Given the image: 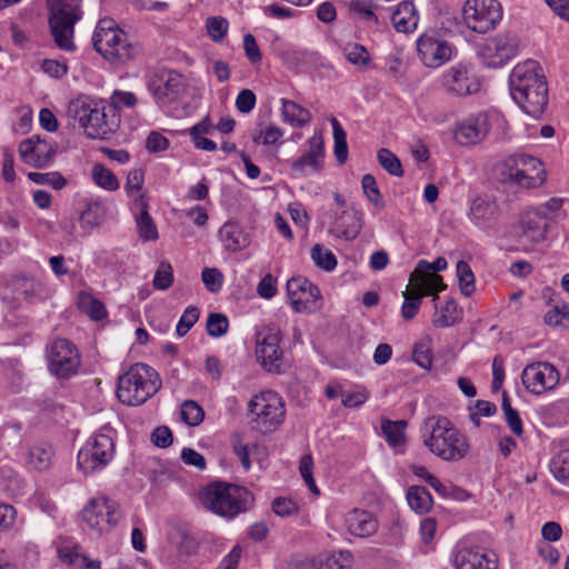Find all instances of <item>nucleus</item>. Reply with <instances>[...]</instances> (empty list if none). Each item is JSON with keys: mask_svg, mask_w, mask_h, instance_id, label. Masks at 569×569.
<instances>
[{"mask_svg": "<svg viewBox=\"0 0 569 569\" xmlns=\"http://www.w3.org/2000/svg\"><path fill=\"white\" fill-rule=\"evenodd\" d=\"M538 63L528 60L513 68L509 77L510 94L529 116L539 118L548 107V87L543 74L537 72Z\"/></svg>", "mask_w": 569, "mask_h": 569, "instance_id": "f257e3e1", "label": "nucleus"}, {"mask_svg": "<svg viewBox=\"0 0 569 569\" xmlns=\"http://www.w3.org/2000/svg\"><path fill=\"white\" fill-rule=\"evenodd\" d=\"M423 443L445 461H459L470 452L467 437L446 417H429L425 421Z\"/></svg>", "mask_w": 569, "mask_h": 569, "instance_id": "f03ea898", "label": "nucleus"}, {"mask_svg": "<svg viewBox=\"0 0 569 569\" xmlns=\"http://www.w3.org/2000/svg\"><path fill=\"white\" fill-rule=\"evenodd\" d=\"M199 500L207 510L214 515L233 519L250 508L253 497L244 487L216 480L200 490Z\"/></svg>", "mask_w": 569, "mask_h": 569, "instance_id": "7ed1b4c3", "label": "nucleus"}, {"mask_svg": "<svg viewBox=\"0 0 569 569\" xmlns=\"http://www.w3.org/2000/svg\"><path fill=\"white\" fill-rule=\"evenodd\" d=\"M159 373L146 363H134L118 378L117 397L127 406H140L161 388Z\"/></svg>", "mask_w": 569, "mask_h": 569, "instance_id": "20e7f679", "label": "nucleus"}, {"mask_svg": "<svg viewBox=\"0 0 569 569\" xmlns=\"http://www.w3.org/2000/svg\"><path fill=\"white\" fill-rule=\"evenodd\" d=\"M92 43L96 51L113 64L124 63L139 53V48L112 19L99 20Z\"/></svg>", "mask_w": 569, "mask_h": 569, "instance_id": "39448f33", "label": "nucleus"}, {"mask_svg": "<svg viewBox=\"0 0 569 569\" xmlns=\"http://www.w3.org/2000/svg\"><path fill=\"white\" fill-rule=\"evenodd\" d=\"M49 10V27L60 49H74L72 37L74 24L81 19V0H46Z\"/></svg>", "mask_w": 569, "mask_h": 569, "instance_id": "423d86ee", "label": "nucleus"}, {"mask_svg": "<svg viewBox=\"0 0 569 569\" xmlns=\"http://www.w3.org/2000/svg\"><path fill=\"white\" fill-rule=\"evenodd\" d=\"M101 429L79 450L77 465L86 475L103 469L114 456V442Z\"/></svg>", "mask_w": 569, "mask_h": 569, "instance_id": "0eeeda50", "label": "nucleus"}, {"mask_svg": "<svg viewBox=\"0 0 569 569\" xmlns=\"http://www.w3.org/2000/svg\"><path fill=\"white\" fill-rule=\"evenodd\" d=\"M49 371L59 379H69L78 372L81 360L73 342L58 338L47 347Z\"/></svg>", "mask_w": 569, "mask_h": 569, "instance_id": "6e6552de", "label": "nucleus"}, {"mask_svg": "<svg viewBox=\"0 0 569 569\" xmlns=\"http://www.w3.org/2000/svg\"><path fill=\"white\" fill-rule=\"evenodd\" d=\"M502 19V8L497 0H467L463 6L466 26L478 33H486Z\"/></svg>", "mask_w": 569, "mask_h": 569, "instance_id": "1a4fd4ad", "label": "nucleus"}, {"mask_svg": "<svg viewBox=\"0 0 569 569\" xmlns=\"http://www.w3.org/2000/svg\"><path fill=\"white\" fill-rule=\"evenodd\" d=\"M249 411L257 427L263 432L276 429L283 421L286 415L282 399L274 392L256 396L249 402Z\"/></svg>", "mask_w": 569, "mask_h": 569, "instance_id": "9d476101", "label": "nucleus"}, {"mask_svg": "<svg viewBox=\"0 0 569 569\" xmlns=\"http://www.w3.org/2000/svg\"><path fill=\"white\" fill-rule=\"evenodd\" d=\"M82 518L99 533L109 531L121 519L120 506L107 497L91 499L82 510Z\"/></svg>", "mask_w": 569, "mask_h": 569, "instance_id": "9b49d317", "label": "nucleus"}, {"mask_svg": "<svg viewBox=\"0 0 569 569\" xmlns=\"http://www.w3.org/2000/svg\"><path fill=\"white\" fill-rule=\"evenodd\" d=\"M287 296L296 312H315L321 307L319 288L307 278L298 276L287 281Z\"/></svg>", "mask_w": 569, "mask_h": 569, "instance_id": "f8f14e48", "label": "nucleus"}, {"mask_svg": "<svg viewBox=\"0 0 569 569\" xmlns=\"http://www.w3.org/2000/svg\"><path fill=\"white\" fill-rule=\"evenodd\" d=\"M518 48V37L515 33L505 32L488 39L479 52L486 66L499 68L517 54Z\"/></svg>", "mask_w": 569, "mask_h": 569, "instance_id": "ddd939ff", "label": "nucleus"}, {"mask_svg": "<svg viewBox=\"0 0 569 569\" xmlns=\"http://www.w3.org/2000/svg\"><path fill=\"white\" fill-rule=\"evenodd\" d=\"M521 380L527 391L539 396L559 383L560 373L553 365L539 361L525 367Z\"/></svg>", "mask_w": 569, "mask_h": 569, "instance_id": "4468645a", "label": "nucleus"}, {"mask_svg": "<svg viewBox=\"0 0 569 569\" xmlns=\"http://www.w3.org/2000/svg\"><path fill=\"white\" fill-rule=\"evenodd\" d=\"M257 359L269 372H280L282 350L280 348V331L276 327H267L257 333Z\"/></svg>", "mask_w": 569, "mask_h": 569, "instance_id": "2eb2a0df", "label": "nucleus"}, {"mask_svg": "<svg viewBox=\"0 0 569 569\" xmlns=\"http://www.w3.org/2000/svg\"><path fill=\"white\" fill-rule=\"evenodd\" d=\"M442 84L449 93L465 97L479 92L481 80L479 76L467 66L457 64L443 73Z\"/></svg>", "mask_w": 569, "mask_h": 569, "instance_id": "dca6fc26", "label": "nucleus"}, {"mask_svg": "<svg viewBox=\"0 0 569 569\" xmlns=\"http://www.w3.org/2000/svg\"><path fill=\"white\" fill-rule=\"evenodd\" d=\"M490 128V116L487 112H478L458 122L453 131V137L461 146H475L486 139Z\"/></svg>", "mask_w": 569, "mask_h": 569, "instance_id": "f3484780", "label": "nucleus"}, {"mask_svg": "<svg viewBox=\"0 0 569 569\" xmlns=\"http://www.w3.org/2000/svg\"><path fill=\"white\" fill-rule=\"evenodd\" d=\"M76 117L89 138L106 139L113 132L112 124L107 120L104 108H99L97 104L82 103L79 106L77 103Z\"/></svg>", "mask_w": 569, "mask_h": 569, "instance_id": "a211bd4d", "label": "nucleus"}, {"mask_svg": "<svg viewBox=\"0 0 569 569\" xmlns=\"http://www.w3.org/2000/svg\"><path fill=\"white\" fill-rule=\"evenodd\" d=\"M58 146L50 139L32 136L19 144L22 161L34 168L49 166L57 152Z\"/></svg>", "mask_w": 569, "mask_h": 569, "instance_id": "6ab92c4d", "label": "nucleus"}, {"mask_svg": "<svg viewBox=\"0 0 569 569\" xmlns=\"http://www.w3.org/2000/svg\"><path fill=\"white\" fill-rule=\"evenodd\" d=\"M417 50L422 63L429 68L443 64L452 53L448 42L435 32L421 34L417 41Z\"/></svg>", "mask_w": 569, "mask_h": 569, "instance_id": "aec40b11", "label": "nucleus"}, {"mask_svg": "<svg viewBox=\"0 0 569 569\" xmlns=\"http://www.w3.org/2000/svg\"><path fill=\"white\" fill-rule=\"evenodd\" d=\"M323 136L321 132H315V134L308 140V151L292 161L290 169L295 174H315L323 169Z\"/></svg>", "mask_w": 569, "mask_h": 569, "instance_id": "412c9836", "label": "nucleus"}, {"mask_svg": "<svg viewBox=\"0 0 569 569\" xmlns=\"http://www.w3.org/2000/svg\"><path fill=\"white\" fill-rule=\"evenodd\" d=\"M156 102L160 107L176 101L183 92L184 84L178 73L154 74L148 83Z\"/></svg>", "mask_w": 569, "mask_h": 569, "instance_id": "4be33fe9", "label": "nucleus"}, {"mask_svg": "<svg viewBox=\"0 0 569 569\" xmlns=\"http://www.w3.org/2000/svg\"><path fill=\"white\" fill-rule=\"evenodd\" d=\"M505 167L508 170V178L522 187H533L536 179L532 171L541 170L542 163L535 157L520 154L509 159ZM537 177L539 172H536Z\"/></svg>", "mask_w": 569, "mask_h": 569, "instance_id": "5701e85b", "label": "nucleus"}, {"mask_svg": "<svg viewBox=\"0 0 569 569\" xmlns=\"http://www.w3.org/2000/svg\"><path fill=\"white\" fill-rule=\"evenodd\" d=\"M452 565L456 569H497V559L479 547L462 546L455 551Z\"/></svg>", "mask_w": 569, "mask_h": 569, "instance_id": "b1692460", "label": "nucleus"}, {"mask_svg": "<svg viewBox=\"0 0 569 569\" xmlns=\"http://www.w3.org/2000/svg\"><path fill=\"white\" fill-rule=\"evenodd\" d=\"M362 228L361 213L358 210H342L335 213L329 233L347 241L357 238Z\"/></svg>", "mask_w": 569, "mask_h": 569, "instance_id": "393cba45", "label": "nucleus"}, {"mask_svg": "<svg viewBox=\"0 0 569 569\" xmlns=\"http://www.w3.org/2000/svg\"><path fill=\"white\" fill-rule=\"evenodd\" d=\"M541 212L531 208L526 210L521 217L522 236L532 243H540L547 237L550 222Z\"/></svg>", "mask_w": 569, "mask_h": 569, "instance_id": "a878e982", "label": "nucleus"}, {"mask_svg": "<svg viewBox=\"0 0 569 569\" xmlns=\"http://www.w3.org/2000/svg\"><path fill=\"white\" fill-rule=\"evenodd\" d=\"M348 531L360 538L372 536L378 530V521L375 516L366 510L353 509L346 516Z\"/></svg>", "mask_w": 569, "mask_h": 569, "instance_id": "bb28decb", "label": "nucleus"}, {"mask_svg": "<svg viewBox=\"0 0 569 569\" xmlns=\"http://www.w3.org/2000/svg\"><path fill=\"white\" fill-rule=\"evenodd\" d=\"M219 239L223 248L230 252L243 250L250 244L249 236L234 221H227L219 230Z\"/></svg>", "mask_w": 569, "mask_h": 569, "instance_id": "cd10ccee", "label": "nucleus"}, {"mask_svg": "<svg viewBox=\"0 0 569 569\" xmlns=\"http://www.w3.org/2000/svg\"><path fill=\"white\" fill-rule=\"evenodd\" d=\"M391 21L398 32H412L419 21V16L413 2L409 0L399 2L391 14Z\"/></svg>", "mask_w": 569, "mask_h": 569, "instance_id": "c85d7f7f", "label": "nucleus"}, {"mask_svg": "<svg viewBox=\"0 0 569 569\" xmlns=\"http://www.w3.org/2000/svg\"><path fill=\"white\" fill-rule=\"evenodd\" d=\"M134 204L140 209V213L136 218L140 238L143 241L157 240L159 237L157 226L148 212V200L144 192H141V194L134 199Z\"/></svg>", "mask_w": 569, "mask_h": 569, "instance_id": "c756f323", "label": "nucleus"}, {"mask_svg": "<svg viewBox=\"0 0 569 569\" xmlns=\"http://www.w3.org/2000/svg\"><path fill=\"white\" fill-rule=\"evenodd\" d=\"M106 212V207L100 200H86L84 208L79 213L81 227L87 231L93 230L104 221Z\"/></svg>", "mask_w": 569, "mask_h": 569, "instance_id": "7c9ffc66", "label": "nucleus"}, {"mask_svg": "<svg viewBox=\"0 0 569 569\" xmlns=\"http://www.w3.org/2000/svg\"><path fill=\"white\" fill-rule=\"evenodd\" d=\"M463 311L453 299H449L443 306L438 308L432 317V323L438 328H448L459 323L462 320Z\"/></svg>", "mask_w": 569, "mask_h": 569, "instance_id": "2f4dec72", "label": "nucleus"}, {"mask_svg": "<svg viewBox=\"0 0 569 569\" xmlns=\"http://www.w3.org/2000/svg\"><path fill=\"white\" fill-rule=\"evenodd\" d=\"M281 104L282 118L284 122H288L297 128H303L311 121L312 116L310 111L296 103L295 101L282 98Z\"/></svg>", "mask_w": 569, "mask_h": 569, "instance_id": "473e14b6", "label": "nucleus"}, {"mask_svg": "<svg viewBox=\"0 0 569 569\" xmlns=\"http://www.w3.org/2000/svg\"><path fill=\"white\" fill-rule=\"evenodd\" d=\"M406 498L409 507L420 515L429 512L433 505L430 492L422 486H410Z\"/></svg>", "mask_w": 569, "mask_h": 569, "instance_id": "72a5a7b5", "label": "nucleus"}, {"mask_svg": "<svg viewBox=\"0 0 569 569\" xmlns=\"http://www.w3.org/2000/svg\"><path fill=\"white\" fill-rule=\"evenodd\" d=\"M52 459V447L46 443H40L29 449L27 455V465L37 471H44L50 468Z\"/></svg>", "mask_w": 569, "mask_h": 569, "instance_id": "f704fd0d", "label": "nucleus"}, {"mask_svg": "<svg viewBox=\"0 0 569 569\" xmlns=\"http://www.w3.org/2000/svg\"><path fill=\"white\" fill-rule=\"evenodd\" d=\"M498 213V206L495 201L477 198L470 207V217L477 224L492 220Z\"/></svg>", "mask_w": 569, "mask_h": 569, "instance_id": "c9c22d12", "label": "nucleus"}, {"mask_svg": "<svg viewBox=\"0 0 569 569\" xmlns=\"http://www.w3.org/2000/svg\"><path fill=\"white\" fill-rule=\"evenodd\" d=\"M316 559L318 569H345L350 567L352 563V555L347 550L319 556Z\"/></svg>", "mask_w": 569, "mask_h": 569, "instance_id": "e433bc0d", "label": "nucleus"}, {"mask_svg": "<svg viewBox=\"0 0 569 569\" xmlns=\"http://www.w3.org/2000/svg\"><path fill=\"white\" fill-rule=\"evenodd\" d=\"M254 143H262L264 146H273L281 143L283 137V130L276 124H268L262 127L259 124V129H256L251 134Z\"/></svg>", "mask_w": 569, "mask_h": 569, "instance_id": "4c0bfd02", "label": "nucleus"}, {"mask_svg": "<svg viewBox=\"0 0 569 569\" xmlns=\"http://www.w3.org/2000/svg\"><path fill=\"white\" fill-rule=\"evenodd\" d=\"M330 122L332 124L333 130V152L337 158V161L340 164H343L348 159L347 134L343 128L341 127L340 122L336 118H331Z\"/></svg>", "mask_w": 569, "mask_h": 569, "instance_id": "58836bf2", "label": "nucleus"}, {"mask_svg": "<svg viewBox=\"0 0 569 569\" xmlns=\"http://www.w3.org/2000/svg\"><path fill=\"white\" fill-rule=\"evenodd\" d=\"M91 177L100 188L109 191H114L119 188V180L117 177L101 163L93 164L91 169Z\"/></svg>", "mask_w": 569, "mask_h": 569, "instance_id": "ea45409f", "label": "nucleus"}, {"mask_svg": "<svg viewBox=\"0 0 569 569\" xmlns=\"http://www.w3.org/2000/svg\"><path fill=\"white\" fill-rule=\"evenodd\" d=\"M457 277L459 280V287L462 295L469 297L475 291V276L470 268V266L463 261H458L457 266Z\"/></svg>", "mask_w": 569, "mask_h": 569, "instance_id": "a19ab883", "label": "nucleus"}, {"mask_svg": "<svg viewBox=\"0 0 569 569\" xmlns=\"http://www.w3.org/2000/svg\"><path fill=\"white\" fill-rule=\"evenodd\" d=\"M550 471L558 481H569V449L560 451L552 458Z\"/></svg>", "mask_w": 569, "mask_h": 569, "instance_id": "79ce46f5", "label": "nucleus"}, {"mask_svg": "<svg viewBox=\"0 0 569 569\" xmlns=\"http://www.w3.org/2000/svg\"><path fill=\"white\" fill-rule=\"evenodd\" d=\"M379 164L391 176L402 177L403 169L399 158L389 149L382 148L378 151Z\"/></svg>", "mask_w": 569, "mask_h": 569, "instance_id": "37998d69", "label": "nucleus"}, {"mask_svg": "<svg viewBox=\"0 0 569 569\" xmlns=\"http://www.w3.org/2000/svg\"><path fill=\"white\" fill-rule=\"evenodd\" d=\"M405 421L388 420L382 423V431L390 446L397 447L405 442Z\"/></svg>", "mask_w": 569, "mask_h": 569, "instance_id": "c03bdc74", "label": "nucleus"}, {"mask_svg": "<svg viewBox=\"0 0 569 569\" xmlns=\"http://www.w3.org/2000/svg\"><path fill=\"white\" fill-rule=\"evenodd\" d=\"M206 328L209 336L219 338L228 332L229 320L223 313L211 312L207 318Z\"/></svg>", "mask_w": 569, "mask_h": 569, "instance_id": "a18cd8bd", "label": "nucleus"}, {"mask_svg": "<svg viewBox=\"0 0 569 569\" xmlns=\"http://www.w3.org/2000/svg\"><path fill=\"white\" fill-rule=\"evenodd\" d=\"M361 186L363 193L368 198V200L378 209H382L385 207V201L378 188L376 178L367 173L362 177Z\"/></svg>", "mask_w": 569, "mask_h": 569, "instance_id": "49530a36", "label": "nucleus"}, {"mask_svg": "<svg viewBox=\"0 0 569 569\" xmlns=\"http://www.w3.org/2000/svg\"><path fill=\"white\" fill-rule=\"evenodd\" d=\"M180 415L181 419L192 427L200 425L204 417L202 408L193 400H186L181 405Z\"/></svg>", "mask_w": 569, "mask_h": 569, "instance_id": "de8ad7c7", "label": "nucleus"}, {"mask_svg": "<svg viewBox=\"0 0 569 569\" xmlns=\"http://www.w3.org/2000/svg\"><path fill=\"white\" fill-rule=\"evenodd\" d=\"M311 258L316 266L326 270L332 271L337 267V258L330 251L325 249L321 244H316L311 249Z\"/></svg>", "mask_w": 569, "mask_h": 569, "instance_id": "09e8293b", "label": "nucleus"}, {"mask_svg": "<svg viewBox=\"0 0 569 569\" xmlns=\"http://www.w3.org/2000/svg\"><path fill=\"white\" fill-rule=\"evenodd\" d=\"M349 9L361 16L363 20L379 24V18L375 12L377 6L371 0H352L349 3Z\"/></svg>", "mask_w": 569, "mask_h": 569, "instance_id": "8fccbe9b", "label": "nucleus"}, {"mask_svg": "<svg viewBox=\"0 0 569 569\" xmlns=\"http://www.w3.org/2000/svg\"><path fill=\"white\" fill-rule=\"evenodd\" d=\"M412 360L421 368L430 370L432 367V355L430 340L417 342L412 351Z\"/></svg>", "mask_w": 569, "mask_h": 569, "instance_id": "3c124183", "label": "nucleus"}, {"mask_svg": "<svg viewBox=\"0 0 569 569\" xmlns=\"http://www.w3.org/2000/svg\"><path fill=\"white\" fill-rule=\"evenodd\" d=\"M28 178L38 184H48L59 190L62 189L67 184L66 178L54 171V172H29Z\"/></svg>", "mask_w": 569, "mask_h": 569, "instance_id": "603ef678", "label": "nucleus"}, {"mask_svg": "<svg viewBox=\"0 0 569 569\" xmlns=\"http://www.w3.org/2000/svg\"><path fill=\"white\" fill-rule=\"evenodd\" d=\"M313 56L315 53L308 50L288 49L282 52L281 58L289 68H298L308 63Z\"/></svg>", "mask_w": 569, "mask_h": 569, "instance_id": "864d4df0", "label": "nucleus"}, {"mask_svg": "<svg viewBox=\"0 0 569 569\" xmlns=\"http://www.w3.org/2000/svg\"><path fill=\"white\" fill-rule=\"evenodd\" d=\"M447 260L442 257L437 258L433 262H428L427 260H420L410 276V283L413 282L416 276H429L433 274V272L442 271L447 268Z\"/></svg>", "mask_w": 569, "mask_h": 569, "instance_id": "5fc2aeb1", "label": "nucleus"}, {"mask_svg": "<svg viewBox=\"0 0 569 569\" xmlns=\"http://www.w3.org/2000/svg\"><path fill=\"white\" fill-rule=\"evenodd\" d=\"M200 317V311L194 306H189L186 308L184 312L180 317V320L176 328V333L178 337H183L188 333V331L194 326Z\"/></svg>", "mask_w": 569, "mask_h": 569, "instance_id": "6e6d98bb", "label": "nucleus"}, {"mask_svg": "<svg viewBox=\"0 0 569 569\" xmlns=\"http://www.w3.org/2000/svg\"><path fill=\"white\" fill-rule=\"evenodd\" d=\"M143 182L144 172L142 169H133L129 171L124 183V191L128 197L133 198L134 200L140 194L139 192L142 190Z\"/></svg>", "mask_w": 569, "mask_h": 569, "instance_id": "4d7b16f0", "label": "nucleus"}, {"mask_svg": "<svg viewBox=\"0 0 569 569\" xmlns=\"http://www.w3.org/2000/svg\"><path fill=\"white\" fill-rule=\"evenodd\" d=\"M228 27V20L222 17H210L206 22L208 34L214 42H220L224 38Z\"/></svg>", "mask_w": 569, "mask_h": 569, "instance_id": "13d9d810", "label": "nucleus"}, {"mask_svg": "<svg viewBox=\"0 0 569 569\" xmlns=\"http://www.w3.org/2000/svg\"><path fill=\"white\" fill-rule=\"evenodd\" d=\"M312 469H313L312 456L311 455L302 456L300 459V463H299L300 475H301L302 479L305 480L307 487L310 489V491L315 495H319L320 491L316 485Z\"/></svg>", "mask_w": 569, "mask_h": 569, "instance_id": "bf43d9fd", "label": "nucleus"}, {"mask_svg": "<svg viewBox=\"0 0 569 569\" xmlns=\"http://www.w3.org/2000/svg\"><path fill=\"white\" fill-rule=\"evenodd\" d=\"M172 282L173 272L171 264L167 261L160 262L153 278L154 288L159 290H167L171 287Z\"/></svg>", "mask_w": 569, "mask_h": 569, "instance_id": "052dcab7", "label": "nucleus"}, {"mask_svg": "<svg viewBox=\"0 0 569 569\" xmlns=\"http://www.w3.org/2000/svg\"><path fill=\"white\" fill-rule=\"evenodd\" d=\"M348 61L356 66H366L370 60V54L366 47L358 43H349L345 48Z\"/></svg>", "mask_w": 569, "mask_h": 569, "instance_id": "680f3d73", "label": "nucleus"}, {"mask_svg": "<svg viewBox=\"0 0 569 569\" xmlns=\"http://www.w3.org/2000/svg\"><path fill=\"white\" fill-rule=\"evenodd\" d=\"M403 303L401 307V316L405 320H411L418 313L421 306V295L412 296L408 290L403 293Z\"/></svg>", "mask_w": 569, "mask_h": 569, "instance_id": "e2e57ef3", "label": "nucleus"}, {"mask_svg": "<svg viewBox=\"0 0 569 569\" xmlns=\"http://www.w3.org/2000/svg\"><path fill=\"white\" fill-rule=\"evenodd\" d=\"M201 279L208 291L214 293L222 287L223 276L221 271L216 268H204L201 273Z\"/></svg>", "mask_w": 569, "mask_h": 569, "instance_id": "0e129e2a", "label": "nucleus"}, {"mask_svg": "<svg viewBox=\"0 0 569 569\" xmlns=\"http://www.w3.org/2000/svg\"><path fill=\"white\" fill-rule=\"evenodd\" d=\"M243 50L246 58L251 64H258L262 60L261 50L257 43L256 38L251 33L243 36Z\"/></svg>", "mask_w": 569, "mask_h": 569, "instance_id": "69168bd1", "label": "nucleus"}, {"mask_svg": "<svg viewBox=\"0 0 569 569\" xmlns=\"http://www.w3.org/2000/svg\"><path fill=\"white\" fill-rule=\"evenodd\" d=\"M256 102V94L250 89H242L236 98V107L241 113H248L253 110Z\"/></svg>", "mask_w": 569, "mask_h": 569, "instance_id": "338daca9", "label": "nucleus"}, {"mask_svg": "<svg viewBox=\"0 0 569 569\" xmlns=\"http://www.w3.org/2000/svg\"><path fill=\"white\" fill-rule=\"evenodd\" d=\"M272 510L280 517H289L298 512V506L291 499L278 497L272 501Z\"/></svg>", "mask_w": 569, "mask_h": 569, "instance_id": "774afa93", "label": "nucleus"}]
</instances>
